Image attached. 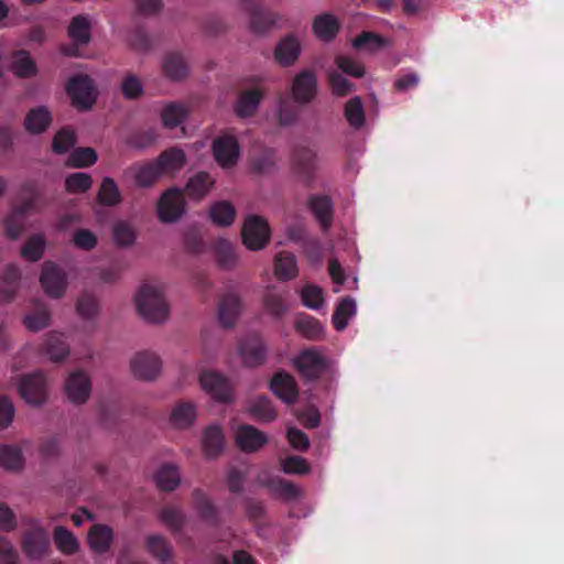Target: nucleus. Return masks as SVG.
<instances>
[{
	"mask_svg": "<svg viewBox=\"0 0 564 564\" xmlns=\"http://www.w3.org/2000/svg\"><path fill=\"white\" fill-rule=\"evenodd\" d=\"M139 314L150 323H163L169 318L170 308L161 284H144L135 296Z\"/></svg>",
	"mask_w": 564,
	"mask_h": 564,
	"instance_id": "1",
	"label": "nucleus"
},
{
	"mask_svg": "<svg viewBox=\"0 0 564 564\" xmlns=\"http://www.w3.org/2000/svg\"><path fill=\"white\" fill-rule=\"evenodd\" d=\"M293 365L302 377L313 380L328 369L329 360L321 349L312 347L302 350L293 359Z\"/></svg>",
	"mask_w": 564,
	"mask_h": 564,
	"instance_id": "2",
	"label": "nucleus"
},
{
	"mask_svg": "<svg viewBox=\"0 0 564 564\" xmlns=\"http://www.w3.org/2000/svg\"><path fill=\"white\" fill-rule=\"evenodd\" d=\"M271 236L267 220L257 215H248L242 227V242L252 251L263 249Z\"/></svg>",
	"mask_w": 564,
	"mask_h": 564,
	"instance_id": "3",
	"label": "nucleus"
},
{
	"mask_svg": "<svg viewBox=\"0 0 564 564\" xmlns=\"http://www.w3.org/2000/svg\"><path fill=\"white\" fill-rule=\"evenodd\" d=\"M66 90L73 105L78 109H89L96 101V89L93 80L86 75H77L69 79Z\"/></svg>",
	"mask_w": 564,
	"mask_h": 564,
	"instance_id": "4",
	"label": "nucleus"
},
{
	"mask_svg": "<svg viewBox=\"0 0 564 564\" xmlns=\"http://www.w3.org/2000/svg\"><path fill=\"white\" fill-rule=\"evenodd\" d=\"M198 380L202 389L215 401L224 403L232 401V387L223 375L216 371H203Z\"/></svg>",
	"mask_w": 564,
	"mask_h": 564,
	"instance_id": "5",
	"label": "nucleus"
},
{
	"mask_svg": "<svg viewBox=\"0 0 564 564\" xmlns=\"http://www.w3.org/2000/svg\"><path fill=\"white\" fill-rule=\"evenodd\" d=\"M185 214L183 193L178 188H170L162 194L158 203V217L162 223H175Z\"/></svg>",
	"mask_w": 564,
	"mask_h": 564,
	"instance_id": "6",
	"label": "nucleus"
},
{
	"mask_svg": "<svg viewBox=\"0 0 564 564\" xmlns=\"http://www.w3.org/2000/svg\"><path fill=\"white\" fill-rule=\"evenodd\" d=\"M22 399L32 405H40L47 399V381L40 372L24 376L19 382Z\"/></svg>",
	"mask_w": 564,
	"mask_h": 564,
	"instance_id": "7",
	"label": "nucleus"
},
{
	"mask_svg": "<svg viewBox=\"0 0 564 564\" xmlns=\"http://www.w3.org/2000/svg\"><path fill=\"white\" fill-rule=\"evenodd\" d=\"M213 153L216 162L223 169H229L237 164L240 158V147L235 137L223 134L214 140Z\"/></svg>",
	"mask_w": 564,
	"mask_h": 564,
	"instance_id": "8",
	"label": "nucleus"
},
{
	"mask_svg": "<svg viewBox=\"0 0 564 564\" xmlns=\"http://www.w3.org/2000/svg\"><path fill=\"white\" fill-rule=\"evenodd\" d=\"M317 91V82L313 72L302 70L295 75L291 85V96L295 104L306 105L311 102Z\"/></svg>",
	"mask_w": 564,
	"mask_h": 564,
	"instance_id": "9",
	"label": "nucleus"
},
{
	"mask_svg": "<svg viewBox=\"0 0 564 564\" xmlns=\"http://www.w3.org/2000/svg\"><path fill=\"white\" fill-rule=\"evenodd\" d=\"M237 446L245 453L260 451L268 443V435L248 424L239 425L234 432Z\"/></svg>",
	"mask_w": 564,
	"mask_h": 564,
	"instance_id": "10",
	"label": "nucleus"
},
{
	"mask_svg": "<svg viewBox=\"0 0 564 564\" xmlns=\"http://www.w3.org/2000/svg\"><path fill=\"white\" fill-rule=\"evenodd\" d=\"M91 391L89 377L82 371L72 372L65 382L67 399L75 404L85 403Z\"/></svg>",
	"mask_w": 564,
	"mask_h": 564,
	"instance_id": "11",
	"label": "nucleus"
},
{
	"mask_svg": "<svg viewBox=\"0 0 564 564\" xmlns=\"http://www.w3.org/2000/svg\"><path fill=\"white\" fill-rule=\"evenodd\" d=\"M131 370L133 375L140 379L152 380L161 371V360L150 351H141L131 359Z\"/></svg>",
	"mask_w": 564,
	"mask_h": 564,
	"instance_id": "12",
	"label": "nucleus"
},
{
	"mask_svg": "<svg viewBox=\"0 0 564 564\" xmlns=\"http://www.w3.org/2000/svg\"><path fill=\"white\" fill-rule=\"evenodd\" d=\"M265 345L258 337L248 338L238 346V356L241 359V364L247 368L261 365L265 359Z\"/></svg>",
	"mask_w": 564,
	"mask_h": 564,
	"instance_id": "13",
	"label": "nucleus"
},
{
	"mask_svg": "<svg viewBox=\"0 0 564 564\" xmlns=\"http://www.w3.org/2000/svg\"><path fill=\"white\" fill-rule=\"evenodd\" d=\"M40 282L44 292L51 297H59L66 289L65 274L53 263H45Z\"/></svg>",
	"mask_w": 564,
	"mask_h": 564,
	"instance_id": "14",
	"label": "nucleus"
},
{
	"mask_svg": "<svg viewBox=\"0 0 564 564\" xmlns=\"http://www.w3.org/2000/svg\"><path fill=\"white\" fill-rule=\"evenodd\" d=\"M48 546V539L46 531L40 525L37 521L32 522L30 532L26 533L23 547L28 556L36 558L42 556Z\"/></svg>",
	"mask_w": 564,
	"mask_h": 564,
	"instance_id": "15",
	"label": "nucleus"
},
{
	"mask_svg": "<svg viewBox=\"0 0 564 564\" xmlns=\"http://www.w3.org/2000/svg\"><path fill=\"white\" fill-rule=\"evenodd\" d=\"M271 391L284 403H293L297 398V388L292 376L278 372L270 382Z\"/></svg>",
	"mask_w": 564,
	"mask_h": 564,
	"instance_id": "16",
	"label": "nucleus"
},
{
	"mask_svg": "<svg viewBox=\"0 0 564 564\" xmlns=\"http://www.w3.org/2000/svg\"><path fill=\"white\" fill-rule=\"evenodd\" d=\"M301 54V43L294 35L283 37L276 45L274 57L283 66H290L295 63Z\"/></svg>",
	"mask_w": 564,
	"mask_h": 564,
	"instance_id": "17",
	"label": "nucleus"
},
{
	"mask_svg": "<svg viewBox=\"0 0 564 564\" xmlns=\"http://www.w3.org/2000/svg\"><path fill=\"white\" fill-rule=\"evenodd\" d=\"M241 312L240 300L237 294L224 296L218 306V321L224 327H232Z\"/></svg>",
	"mask_w": 564,
	"mask_h": 564,
	"instance_id": "18",
	"label": "nucleus"
},
{
	"mask_svg": "<svg viewBox=\"0 0 564 564\" xmlns=\"http://www.w3.org/2000/svg\"><path fill=\"white\" fill-rule=\"evenodd\" d=\"M202 448L208 458L217 456L224 449V432L219 424H212L203 433Z\"/></svg>",
	"mask_w": 564,
	"mask_h": 564,
	"instance_id": "19",
	"label": "nucleus"
},
{
	"mask_svg": "<svg viewBox=\"0 0 564 564\" xmlns=\"http://www.w3.org/2000/svg\"><path fill=\"white\" fill-rule=\"evenodd\" d=\"M215 184V180L206 172H198L189 177L185 191L193 199L206 196Z\"/></svg>",
	"mask_w": 564,
	"mask_h": 564,
	"instance_id": "20",
	"label": "nucleus"
},
{
	"mask_svg": "<svg viewBox=\"0 0 564 564\" xmlns=\"http://www.w3.org/2000/svg\"><path fill=\"white\" fill-rule=\"evenodd\" d=\"M196 420V406L191 402H182L176 404L170 415V423L175 429H187Z\"/></svg>",
	"mask_w": 564,
	"mask_h": 564,
	"instance_id": "21",
	"label": "nucleus"
},
{
	"mask_svg": "<svg viewBox=\"0 0 564 564\" xmlns=\"http://www.w3.org/2000/svg\"><path fill=\"white\" fill-rule=\"evenodd\" d=\"M113 539L111 528L104 524H95L88 532V543L95 553L108 551Z\"/></svg>",
	"mask_w": 564,
	"mask_h": 564,
	"instance_id": "22",
	"label": "nucleus"
},
{
	"mask_svg": "<svg viewBox=\"0 0 564 564\" xmlns=\"http://www.w3.org/2000/svg\"><path fill=\"white\" fill-rule=\"evenodd\" d=\"M130 171L137 185L141 187L151 186L163 175L156 160L145 164L134 165Z\"/></svg>",
	"mask_w": 564,
	"mask_h": 564,
	"instance_id": "23",
	"label": "nucleus"
},
{
	"mask_svg": "<svg viewBox=\"0 0 564 564\" xmlns=\"http://www.w3.org/2000/svg\"><path fill=\"white\" fill-rule=\"evenodd\" d=\"M156 486L164 491L174 490L181 482L180 469L176 465L164 464L154 474Z\"/></svg>",
	"mask_w": 564,
	"mask_h": 564,
	"instance_id": "24",
	"label": "nucleus"
},
{
	"mask_svg": "<svg viewBox=\"0 0 564 564\" xmlns=\"http://www.w3.org/2000/svg\"><path fill=\"white\" fill-rule=\"evenodd\" d=\"M187 108L178 102H169L161 110L162 123L167 129H174L185 121L187 118Z\"/></svg>",
	"mask_w": 564,
	"mask_h": 564,
	"instance_id": "25",
	"label": "nucleus"
},
{
	"mask_svg": "<svg viewBox=\"0 0 564 564\" xmlns=\"http://www.w3.org/2000/svg\"><path fill=\"white\" fill-rule=\"evenodd\" d=\"M156 162L160 166L162 174L178 172L186 163V155L181 149H170L163 152Z\"/></svg>",
	"mask_w": 564,
	"mask_h": 564,
	"instance_id": "26",
	"label": "nucleus"
},
{
	"mask_svg": "<svg viewBox=\"0 0 564 564\" xmlns=\"http://www.w3.org/2000/svg\"><path fill=\"white\" fill-rule=\"evenodd\" d=\"M338 29L339 23L337 19L328 13L318 15L313 23L315 35L324 42L332 41L336 36Z\"/></svg>",
	"mask_w": 564,
	"mask_h": 564,
	"instance_id": "27",
	"label": "nucleus"
},
{
	"mask_svg": "<svg viewBox=\"0 0 564 564\" xmlns=\"http://www.w3.org/2000/svg\"><path fill=\"white\" fill-rule=\"evenodd\" d=\"M274 274L283 281L294 279L297 275L295 257L289 252H279L274 260Z\"/></svg>",
	"mask_w": 564,
	"mask_h": 564,
	"instance_id": "28",
	"label": "nucleus"
},
{
	"mask_svg": "<svg viewBox=\"0 0 564 564\" xmlns=\"http://www.w3.org/2000/svg\"><path fill=\"white\" fill-rule=\"evenodd\" d=\"M357 304L356 301L351 297H347L341 300L334 314H333V323L337 330H344L349 321L356 315Z\"/></svg>",
	"mask_w": 564,
	"mask_h": 564,
	"instance_id": "29",
	"label": "nucleus"
},
{
	"mask_svg": "<svg viewBox=\"0 0 564 564\" xmlns=\"http://www.w3.org/2000/svg\"><path fill=\"white\" fill-rule=\"evenodd\" d=\"M261 99L262 93L258 89H251L243 93L236 104L235 111L237 116L241 118L252 116L258 109Z\"/></svg>",
	"mask_w": 564,
	"mask_h": 564,
	"instance_id": "30",
	"label": "nucleus"
},
{
	"mask_svg": "<svg viewBox=\"0 0 564 564\" xmlns=\"http://www.w3.org/2000/svg\"><path fill=\"white\" fill-rule=\"evenodd\" d=\"M148 552L161 563H166L172 558V546L161 535L152 534L145 540Z\"/></svg>",
	"mask_w": 564,
	"mask_h": 564,
	"instance_id": "31",
	"label": "nucleus"
},
{
	"mask_svg": "<svg viewBox=\"0 0 564 564\" xmlns=\"http://www.w3.org/2000/svg\"><path fill=\"white\" fill-rule=\"evenodd\" d=\"M247 411L262 422H271L276 417V413L267 397H257L250 400Z\"/></svg>",
	"mask_w": 564,
	"mask_h": 564,
	"instance_id": "32",
	"label": "nucleus"
},
{
	"mask_svg": "<svg viewBox=\"0 0 564 564\" xmlns=\"http://www.w3.org/2000/svg\"><path fill=\"white\" fill-rule=\"evenodd\" d=\"M310 207L323 228L329 226L333 217V203L327 196H313Z\"/></svg>",
	"mask_w": 564,
	"mask_h": 564,
	"instance_id": "33",
	"label": "nucleus"
},
{
	"mask_svg": "<svg viewBox=\"0 0 564 564\" xmlns=\"http://www.w3.org/2000/svg\"><path fill=\"white\" fill-rule=\"evenodd\" d=\"M51 112L45 107L32 109L25 117V128L32 133L43 132L51 123Z\"/></svg>",
	"mask_w": 564,
	"mask_h": 564,
	"instance_id": "34",
	"label": "nucleus"
},
{
	"mask_svg": "<svg viewBox=\"0 0 564 564\" xmlns=\"http://www.w3.org/2000/svg\"><path fill=\"white\" fill-rule=\"evenodd\" d=\"M212 221L220 227L230 226L236 217V210L229 202H217L209 208Z\"/></svg>",
	"mask_w": 564,
	"mask_h": 564,
	"instance_id": "35",
	"label": "nucleus"
},
{
	"mask_svg": "<svg viewBox=\"0 0 564 564\" xmlns=\"http://www.w3.org/2000/svg\"><path fill=\"white\" fill-rule=\"evenodd\" d=\"M214 253L217 263L224 269H230L237 264L238 257L231 243L224 238H220L215 242Z\"/></svg>",
	"mask_w": 564,
	"mask_h": 564,
	"instance_id": "36",
	"label": "nucleus"
},
{
	"mask_svg": "<svg viewBox=\"0 0 564 564\" xmlns=\"http://www.w3.org/2000/svg\"><path fill=\"white\" fill-rule=\"evenodd\" d=\"M295 329L307 339H318L324 335L323 325L316 318L308 315L297 316Z\"/></svg>",
	"mask_w": 564,
	"mask_h": 564,
	"instance_id": "37",
	"label": "nucleus"
},
{
	"mask_svg": "<svg viewBox=\"0 0 564 564\" xmlns=\"http://www.w3.org/2000/svg\"><path fill=\"white\" fill-rule=\"evenodd\" d=\"M70 39L77 44H86L90 40V21L87 17H75L68 28Z\"/></svg>",
	"mask_w": 564,
	"mask_h": 564,
	"instance_id": "38",
	"label": "nucleus"
},
{
	"mask_svg": "<svg viewBox=\"0 0 564 564\" xmlns=\"http://www.w3.org/2000/svg\"><path fill=\"white\" fill-rule=\"evenodd\" d=\"M356 50L369 53L377 52L388 46V41L375 33L364 32L352 41Z\"/></svg>",
	"mask_w": 564,
	"mask_h": 564,
	"instance_id": "39",
	"label": "nucleus"
},
{
	"mask_svg": "<svg viewBox=\"0 0 564 564\" xmlns=\"http://www.w3.org/2000/svg\"><path fill=\"white\" fill-rule=\"evenodd\" d=\"M273 14L265 11H253L250 15L249 28L254 34H264L276 25Z\"/></svg>",
	"mask_w": 564,
	"mask_h": 564,
	"instance_id": "40",
	"label": "nucleus"
},
{
	"mask_svg": "<svg viewBox=\"0 0 564 564\" xmlns=\"http://www.w3.org/2000/svg\"><path fill=\"white\" fill-rule=\"evenodd\" d=\"M162 67L165 75L174 80L182 79L187 74V66L178 54H167L162 62Z\"/></svg>",
	"mask_w": 564,
	"mask_h": 564,
	"instance_id": "41",
	"label": "nucleus"
},
{
	"mask_svg": "<svg viewBox=\"0 0 564 564\" xmlns=\"http://www.w3.org/2000/svg\"><path fill=\"white\" fill-rule=\"evenodd\" d=\"M44 351L51 360L59 361L68 355L69 349L62 339V335L54 333L47 337Z\"/></svg>",
	"mask_w": 564,
	"mask_h": 564,
	"instance_id": "42",
	"label": "nucleus"
},
{
	"mask_svg": "<svg viewBox=\"0 0 564 564\" xmlns=\"http://www.w3.org/2000/svg\"><path fill=\"white\" fill-rule=\"evenodd\" d=\"M54 541L57 549L65 554H72L78 550V541L75 535L63 527L54 531Z\"/></svg>",
	"mask_w": 564,
	"mask_h": 564,
	"instance_id": "43",
	"label": "nucleus"
},
{
	"mask_svg": "<svg viewBox=\"0 0 564 564\" xmlns=\"http://www.w3.org/2000/svg\"><path fill=\"white\" fill-rule=\"evenodd\" d=\"M300 106L294 101H290L286 98H280L278 102V119L283 126H290L294 123L300 115Z\"/></svg>",
	"mask_w": 564,
	"mask_h": 564,
	"instance_id": "44",
	"label": "nucleus"
},
{
	"mask_svg": "<svg viewBox=\"0 0 564 564\" xmlns=\"http://www.w3.org/2000/svg\"><path fill=\"white\" fill-rule=\"evenodd\" d=\"M194 506L200 519L214 521L217 518V509L208 497L200 491L194 492Z\"/></svg>",
	"mask_w": 564,
	"mask_h": 564,
	"instance_id": "45",
	"label": "nucleus"
},
{
	"mask_svg": "<svg viewBox=\"0 0 564 564\" xmlns=\"http://www.w3.org/2000/svg\"><path fill=\"white\" fill-rule=\"evenodd\" d=\"M97 161V154L91 148H79L74 150L66 164L70 167H85L93 165Z\"/></svg>",
	"mask_w": 564,
	"mask_h": 564,
	"instance_id": "46",
	"label": "nucleus"
},
{
	"mask_svg": "<svg viewBox=\"0 0 564 564\" xmlns=\"http://www.w3.org/2000/svg\"><path fill=\"white\" fill-rule=\"evenodd\" d=\"M12 72L19 77H29L36 73L34 62L28 53L20 52L15 54L11 64Z\"/></svg>",
	"mask_w": 564,
	"mask_h": 564,
	"instance_id": "47",
	"label": "nucleus"
},
{
	"mask_svg": "<svg viewBox=\"0 0 564 564\" xmlns=\"http://www.w3.org/2000/svg\"><path fill=\"white\" fill-rule=\"evenodd\" d=\"M91 177L87 173L77 172L65 180V188L68 193L78 194L88 191L91 186Z\"/></svg>",
	"mask_w": 564,
	"mask_h": 564,
	"instance_id": "48",
	"label": "nucleus"
},
{
	"mask_svg": "<svg viewBox=\"0 0 564 564\" xmlns=\"http://www.w3.org/2000/svg\"><path fill=\"white\" fill-rule=\"evenodd\" d=\"M264 307L269 314L275 317L282 316L288 311L283 295L275 290H270L265 294Z\"/></svg>",
	"mask_w": 564,
	"mask_h": 564,
	"instance_id": "49",
	"label": "nucleus"
},
{
	"mask_svg": "<svg viewBox=\"0 0 564 564\" xmlns=\"http://www.w3.org/2000/svg\"><path fill=\"white\" fill-rule=\"evenodd\" d=\"M302 303L311 310H318L324 304L323 290L316 285H305L301 291Z\"/></svg>",
	"mask_w": 564,
	"mask_h": 564,
	"instance_id": "50",
	"label": "nucleus"
},
{
	"mask_svg": "<svg viewBox=\"0 0 564 564\" xmlns=\"http://www.w3.org/2000/svg\"><path fill=\"white\" fill-rule=\"evenodd\" d=\"M345 115L348 120V122L355 127L359 128L365 122V112H364V105L359 97H355L350 99L345 108Z\"/></svg>",
	"mask_w": 564,
	"mask_h": 564,
	"instance_id": "51",
	"label": "nucleus"
},
{
	"mask_svg": "<svg viewBox=\"0 0 564 564\" xmlns=\"http://www.w3.org/2000/svg\"><path fill=\"white\" fill-rule=\"evenodd\" d=\"M98 199L105 205H116L120 202V194L118 186L110 177H106L100 186Z\"/></svg>",
	"mask_w": 564,
	"mask_h": 564,
	"instance_id": "52",
	"label": "nucleus"
},
{
	"mask_svg": "<svg viewBox=\"0 0 564 564\" xmlns=\"http://www.w3.org/2000/svg\"><path fill=\"white\" fill-rule=\"evenodd\" d=\"M23 456L18 447L2 445V468L18 470L23 466Z\"/></svg>",
	"mask_w": 564,
	"mask_h": 564,
	"instance_id": "53",
	"label": "nucleus"
},
{
	"mask_svg": "<svg viewBox=\"0 0 564 564\" xmlns=\"http://www.w3.org/2000/svg\"><path fill=\"white\" fill-rule=\"evenodd\" d=\"M281 468L285 474L303 475L311 470L307 460L300 456H289L281 460Z\"/></svg>",
	"mask_w": 564,
	"mask_h": 564,
	"instance_id": "54",
	"label": "nucleus"
},
{
	"mask_svg": "<svg viewBox=\"0 0 564 564\" xmlns=\"http://www.w3.org/2000/svg\"><path fill=\"white\" fill-rule=\"evenodd\" d=\"M160 519L173 532H178L184 524V516L177 508L169 507L161 511Z\"/></svg>",
	"mask_w": 564,
	"mask_h": 564,
	"instance_id": "55",
	"label": "nucleus"
},
{
	"mask_svg": "<svg viewBox=\"0 0 564 564\" xmlns=\"http://www.w3.org/2000/svg\"><path fill=\"white\" fill-rule=\"evenodd\" d=\"M45 249V240L43 236L36 235L31 238L22 249V256L29 261L39 260Z\"/></svg>",
	"mask_w": 564,
	"mask_h": 564,
	"instance_id": "56",
	"label": "nucleus"
},
{
	"mask_svg": "<svg viewBox=\"0 0 564 564\" xmlns=\"http://www.w3.org/2000/svg\"><path fill=\"white\" fill-rule=\"evenodd\" d=\"M121 91L124 98L135 99L143 94V85L135 75L129 74L121 82Z\"/></svg>",
	"mask_w": 564,
	"mask_h": 564,
	"instance_id": "57",
	"label": "nucleus"
},
{
	"mask_svg": "<svg viewBox=\"0 0 564 564\" xmlns=\"http://www.w3.org/2000/svg\"><path fill=\"white\" fill-rule=\"evenodd\" d=\"M113 239L117 245L127 247L134 242L135 234L130 225L119 221L113 226Z\"/></svg>",
	"mask_w": 564,
	"mask_h": 564,
	"instance_id": "58",
	"label": "nucleus"
},
{
	"mask_svg": "<svg viewBox=\"0 0 564 564\" xmlns=\"http://www.w3.org/2000/svg\"><path fill=\"white\" fill-rule=\"evenodd\" d=\"M48 322L50 314L45 308L30 313L24 317L25 326L32 332H39L45 328L48 325Z\"/></svg>",
	"mask_w": 564,
	"mask_h": 564,
	"instance_id": "59",
	"label": "nucleus"
},
{
	"mask_svg": "<svg viewBox=\"0 0 564 564\" xmlns=\"http://www.w3.org/2000/svg\"><path fill=\"white\" fill-rule=\"evenodd\" d=\"M75 144V135L70 130L62 129L53 140V151L58 154L65 153Z\"/></svg>",
	"mask_w": 564,
	"mask_h": 564,
	"instance_id": "60",
	"label": "nucleus"
},
{
	"mask_svg": "<svg viewBox=\"0 0 564 564\" xmlns=\"http://www.w3.org/2000/svg\"><path fill=\"white\" fill-rule=\"evenodd\" d=\"M336 64L338 69H340L346 75L357 78L362 77L365 75L364 66L347 56H339L336 59Z\"/></svg>",
	"mask_w": 564,
	"mask_h": 564,
	"instance_id": "61",
	"label": "nucleus"
},
{
	"mask_svg": "<svg viewBox=\"0 0 564 564\" xmlns=\"http://www.w3.org/2000/svg\"><path fill=\"white\" fill-rule=\"evenodd\" d=\"M273 490L279 497L286 501L294 500L301 495V489L297 486L285 480H278L276 484H274Z\"/></svg>",
	"mask_w": 564,
	"mask_h": 564,
	"instance_id": "62",
	"label": "nucleus"
},
{
	"mask_svg": "<svg viewBox=\"0 0 564 564\" xmlns=\"http://www.w3.org/2000/svg\"><path fill=\"white\" fill-rule=\"evenodd\" d=\"M329 82L333 93L337 96H346L352 89V85L337 70L329 73Z\"/></svg>",
	"mask_w": 564,
	"mask_h": 564,
	"instance_id": "63",
	"label": "nucleus"
},
{
	"mask_svg": "<svg viewBox=\"0 0 564 564\" xmlns=\"http://www.w3.org/2000/svg\"><path fill=\"white\" fill-rule=\"evenodd\" d=\"M286 437L290 445L296 451H306L310 446L307 435L295 427L288 429Z\"/></svg>",
	"mask_w": 564,
	"mask_h": 564,
	"instance_id": "64",
	"label": "nucleus"
}]
</instances>
